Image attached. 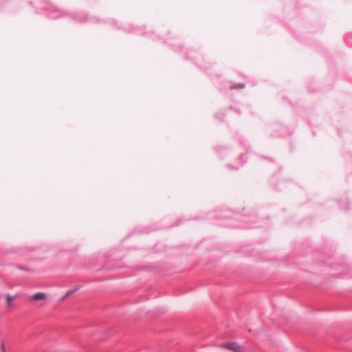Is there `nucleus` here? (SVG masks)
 <instances>
[{"mask_svg":"<svg viewBox=\"0 0 352 352\" xmlns=\"http://www.w3.org/2000/svg\"><path fill=\"white\" fill-rule=\"evenodd\" d=\"M236 113H239V114L241 113L240 111H236Z\"/></svg>","mask_w":352,"mask_h":352,"instance_id":"ddd939ff","label":"nucleus"},{"mask_svg":"<svg viewBox=\"0 0 352 352\" xmlns=\"http://www.w3.org/2000/svg\"><path fill=\"white\" fill-rule=\"evenodd\" d=\"M244 87H245V85L244 84L239 83V84L236 85L234 87H231L230 89H234V88L243 89Z\"/></svg>","mask_w":352,"mask_h":352,"instance_id":"1a4fd4ad","label":"nucleus"},{"mask_svg":"<svg viewBox=\"0 0 352 352\" xmlns=\"http://www.w3.org/2000/svg\"><path fill=\"white\" fill-rule=\"evenodd\" d=\"M73 17L75 20L80 21V22H84L87 20V14H82V13H76L73 16Z\"/></svg>","mask_w":352,"mask_h":352,"instance_id":"f03ea898","label":"nucleus"},{"mask_svg":"<svg viewBox=\"0 0 352 352\" xmlns=\"http://www.w3.org/2000/svg\"><path fill=\"white\" fill-rule=\"evenodd\" d=\"M46 297L45 294L43 292H38L33 295L32 299L34 300H39L45 299Z\"/></svg>","mask_w":352,"mask_h":352,"instance_id":"20e7f679","label":"nucleus"},{"mask_svg":"<svg viewBox=\"0 0 352 352\" xmlns=\"http://www.w3.org/2000/svg\"><path fill=\"white\" fill-rule=\"evenodd\" d=\"M78 289H79L78 287H76V288H74V289H72L69 290V291L66 293V294H65V297H67V296H69L72 295V294H74L75 292L78 291Z\"/></svg>","mask_w":352,"mask_h":352,"instance_id":"423d86ee","label":"nucleus"},{"mask_svg":"<svg viewBox=\"0 0 352 352\" xmlns=\"http://www.w3.org/2000/svg\"><path fill=\"white\" fill-rule=\"evenodd\" d=\"M2 348H3V350L4 351H5L4 344H2Z\"/></svg>","mask_w":352,"mask_h":352,"instance_id":"f8f14e48","label":"nucleus"},{"mask_svg":"<svg viewBox=\"0 0 352 352\" xmlns=\"http://www.w3.org/2000/svg\"><path fill=\"white\" fill-rule=\"evenodd\" d=\"M62 15H63L62 12L60 10H58L57 9H54V10L50 11L48 14V16L51 19H56Z\"/></svg>","mask_w":352,"mask_h":352,"instance_id":"7ed1b4c3","label":"nucleus"},{"mask_svg":"<svg viewBox=\"0 0 352 352\" xmlns=\"http://www.w3.org/2000/svg\"><path fill=\"white\" fill-rule=\"evenodd\" d=\"M256 226H254L253 225H243V226H240L241 228H244V229H246V228H254Z\"/></svg>","mask_w":352,"mask_h":352,"instance_id":"9d476101","label":"nucleus"},{"mask_svg":"<svg viewBox=\"0 0 352 352\" xmlns=\"http://www.w3.org/2000/svg\"><path fill=\"white\" fill-rule=\"evenodd\" d=\"M222 346L223 347L233 351L234 352H242L243 349L242 346H241L240 344L235 342L225 343Z\"/></svg>","mask_w":352,"mask_h":352,"instance_id":"f257e3e1","label":"nucleus"},{"mask_svg":"<svg viewBox=\"0 0 352 352\" xmlns=\"http://www.w3.org/2000/svg\"><path fill=\"white\" fill-rule=\"evenodd\" d=\"M78 289H79L78 287H76V288H74V289H72L69 290V291L66 293V294H65V297H67V296H69L72 295V294H74L75 292L78 291Z\"/></svg>","mask_w":352,"mask_h":352,"instance_id":"0eeeda50","label":"nucleus"},{"mask_svg":"<svg viewBox=\"0 0 352 352\" xmlns=\"http://www.w3.org/2000/svg\"><path fill=\"white\" fill-rule=\"evenodd\" d=\"M19 269L23 270H28V269L25 268L24 267H22L21 265H19Z\"/></svg>","mask_w":352,"mask_h":352,"instance_id":"9b49d317","label":"nucleus"},{"mask_svg":"<svg viewBox=\"0 0 352 352\" xmlns=\"http://www.w3.org/2000/svg\"><path fill=\"white\" fill-rule=\"evenodd\" d=\"M225 115L222 113H218L216 114L215 117L218 119H219L221 121L223 120Z\"/></svg>","mask_w":352,"mask_h":352,"instance_id":"6e6552de","label":"nucleus"},{"mask_svg":"<svg viewBox=\"0 0 352 352\" xmlns=\"http://www.w3.org/2000/svg\"><path fill=\"white\" fill-rule=\"evenodd\" d=\"M14 296H11L10 294H7V302L9 306L11 305V302L14 299Z\"/></svg>","mask_w":352,"mask_h":352,"instance_id":"39448f33","label":"nucleus"}]
</instances>
